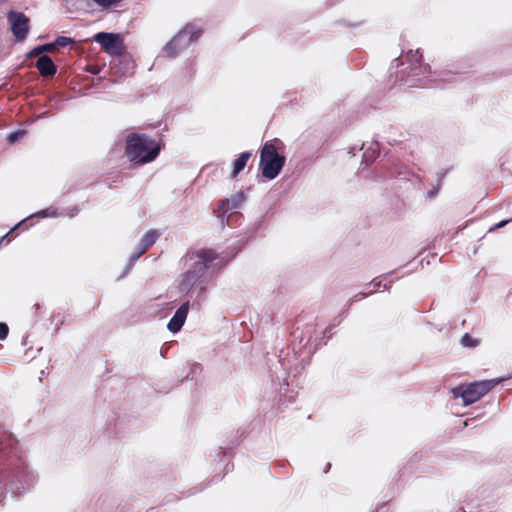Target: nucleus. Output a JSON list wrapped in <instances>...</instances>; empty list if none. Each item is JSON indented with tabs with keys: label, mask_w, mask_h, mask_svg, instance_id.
<instances>
[{
	"label": "nucleus",
	"mask_w": 512,
	"mask_h": 512,
	"mask_svg": "<svg viewBox=\"0 0 512 512\" xmlns=\"http://www.w3.org/2000/svg\"><path fill=\"white\" fill-rule=\"evenodd\" d=\"M218 258V253L213 249L202 248L187 252L183 259L188 270L182 275L180 290L186 294L190 293L201 283L207 269L211 268Z\"/></svg>",
	"instance_id": "f257e3e1"
},
{
	"label": "nucleus",
	"mask_w": 512,
	"mask_h": 512,
	"mask_svg": "<svg viewBox=\"0 0 512 512\" xmlns=\"http://www.w3.org/2000/svg\"><path fill=\"white\" fill-rule=\"evenodd\" d=\"M161 151L160 143L146 134L131 133L126 138L125 154L135 165L154 161Z\"/></svg>",
	"instance_id": "f03ea898"
},
{
	"label": "nucleus",
	"mask_w": 512,
	"mask_h": 512,
	"mask_svg": "<svg viewBox=\"0 0 512 512\" xmlns=\"http://www.w3.org/2000/svg\"><path fill=\"white\" fill-rule=\"evenodd\" d=\"M277 144H282L279 140L267 141L260 152V168L262 175L267 179L276 178L283 166L286 158L278 152Z\"/></svg>",
	"instance_id": "7ed1b4c3"
},
{
	"label": "nucleus",
	"mask_w": 512,
	"mask_h": 512,
	"mask_svg": "<svg viewBox=\"0 0 512 512\" xmlns=\"http://www.w3.org/2000/svg\"><path fill=\"white\" fill-rule=\"evenodd\" d=\"M500 381L491 379L461 384L451 389L453 398H462L464 405H470L489 393Z\"/></svg>",
	"instance_id": "20e7f679"
},
{
	"label": "nucleus",
	"mask_w": 512,
	"mask_h": 512,
	"mask_svg": "<svg viewBox=\"0 0 512 512\" xmlns=\"http://www.w3.org/2000/svg\"><path fill=\"white\" fill-rule=\"evenodd\" d=\"M10 29L18 42L24 41L30 30V19L23 13L11 10L7 13Z\"/></svg>",
	"instance_id": "39448f33"
},
{
	"label": "nucleus",
	"mask_w": 512,
	"mask_h": 512,
	"mask_svg": "<svg viewBox=\"0 0 512 512\" xmlns=\"http://www.w3.org/2000/svg\"><path fill=\"white\" fill-rule=\"evenodd\" d=\"M93 40L110 55L120 56L124 52V44L121 36L115 33L99 32Z\"/></svg>",
	"instance_id": "423d86ee"
},
{
	"label": "nucleus",
	"mask_w": 512,
	"mask_h": 512,
	"mask_svg": "<svg viewBox=\"0 0 512 512\" xmlns=\"http://www.w3.org/2000/svg\"><path fill=\"white\" fill-rule=\"evenodd\" d=\"M189 311V302H184L175 312L173 317L170 319L167 327L168 329L176 333L178 332L185 323Z\"/></svg>",
	"instance_id": "0eeeda50"
},
{
	"label": "nucleus",
	"mask_w": 512,
	"mask_h": 512,
	"mask_svg": "<svg viewBox=\"0 0 512 512\" xmlns=\"http://www.w3.org/2000/svg\"><path fill=\"white\" fill-rule=\"evenodd\" d=\"M35 67L40 75L45 78L53 77L57 72V66L54 64L51 57L47 55L40 56L36 61Z\"/></svg>",
	"instance_id": "6e6552de"
},
{
	"label": "nucleus",
	"mask_w": 512,
	"mask_h": 512,
	"mask_svg": "<svg viewBox=\"0 0 512 512\" xmlns=\"http://www.w3.org/2000/svg\"><path fill=\"white\" fill-rule=\"evenodd\" d=\"M180 34L184 38V42L180 45V48H186L192 42L196 41L202 34V29L194 24H187L181 29Z\"/></svg>",
	"instance_id": "1a4fd4ad"
},
{
	"label": "nucleus",
	"mask_w": 512,
	"mask_h": 512,
	"mask_svg": "<svg viewBox=\"0 0 512 512\" xmlns=\"http://www.w3.org/2000/svg\"><path fill=\"white\" fill-rule=\"evenodd\" d=\"M160 236V233L155 230H149L141 239L138 248L137 253L134 256L135 259H138L142 254H144L152 245L155 244V242L158 240Z\"/></svg>",
	"instance_id": "9d476101"
},
{
	"label": "nucleus",
	"mask_w": 512,
	"mask_h": 512,
	"mask_svg": "<svg viewBox=\"0 0 512 512\" xmlns=\"http://www.w3.org/2000/svg\"><path fill=\"white\" fill-rule=\"evenodd\" d=\"M184 42V38L178 32L164 47V52L169 57H176L185 48H180V45Z\"/></svg>",
	"instance_id": "9b49d317"
},
{
	"label": "nucleus",
	"mask_w": 512,
	"mask_h": 512,
	"mask_svg": "<svg viewBox=\"0 0 512 512\" xmlns=\"http://www.w3.org/2000/svg\"><path fill=\"white\" fill-rule=\"evenodd\" d=\"M251 155L252 154L250 152H243L238 156L233 164L231 178H235L245 168Z\"/></svg>",
	"instance_id": "f8f14e48"
},
{
	"label": "nucleus",
	"mask_w": 512,
	"mask_h": 512,
	"mask_svg": "<svg viewBox=\"0 0 512 512\" xmlns=\"http://www.w3.org/2000/svg\"><path fill=\"white\" fill-rule=\"evenodd\" d=\"M54 51H55V45H53V43H46V44L38 45V46L34 47L32 50H30L27 53V57L28 58H34L37 56L40 57V56H42L41 54H43V53H51Z\"/></svg>",
	"instance_id": "ddd939ff"
},
{
	"label": "nucleus",
	"mask_w": 512,
	"mask_h": 512,
	"mask_svg": "<svg viewBox=\"0 0 512 512\" xmlns=\"http://www.w3.org/2000/svg\"><path fill=\"white\" fill-rule=\"evenodd\" d=\"M405 60L407 62H410L412 65L413 64H417V63H420L421 60H422V54L419 52V50H410L406 55H405Z\"/></svg>",
	"instance_id": "4468645a"
},
{
	"label": "nucleus",
	"mask_w": 512,
	"mask_h": 512,
	"mask_svg": "<svg viewBox=\"0 0 512 512\" xmlns=\"http://www.w3.org/2000/svg\"><path fill=\"white\" fill-rule=\"evenodd\" d=\"M74 43H75V40L70 37L58 36L56 38L55 42H53V45H55V50H56L57 48L66 47V46L74 44Z\"/></svg>",
	"instance_id": "2eb2a0df"
},
{
	"label": "nucleus",
	"mask_w": 512,
	"mask_h": 512,
	"mask_svg": "<svg viewBox=\"0 0 512 512\" xmlns=\"http://www.w3.org/2000/svg\"><path fill=\"white\" fill-rule=\"evenodd\" d=\"M462 346L467 348H473L476 347L479 343V341L475 338H473L470 334L466 333L462 336L460 340Z\"/></svg>",
	"instance_id": "dca6fc26"
},
{
	"label": "nucleus",
	"mask_w": 512,
	"mask_h": 512,
	"mask_svg": "<svg viewBox=\"0 0 512 512\" xmlns=\"http://www.w3.org/2000/svg\"><path fill=\"white\" fill-rule=\"evenodd\" d=\"M95 2L98 6L103 8H108L113 5L119 4L122 0H92Z\"/></svg>",
	"instance_id": "f3484780"
},
{
	"label": "nucleus",
	"mask_w": 512,
	"mask_h": 512,
	"mask_svg": "<svg viewBox=\"0 0 512 512\" xmlns=\"http://www.w3.org/2000/svg\"><path fill=\"white\" fill-rule=\"evenodd\" d=\"M230 204V200L229 199H226V200H221L219 201L218 205H217V211H225L226 210V206H227V209H230V208H235L236 205L233 204L232 206L229 205Z\"/></svg>",
	"instance_id": "a211bd4d"
},
{
	"label": "nucleus",
	"mask_w": 512,
	"mask_h": 512,
	"mask_svg": "<svg viewBox=\"0 0 512 512\" xmlns=\"http://www.w3.org/2000/svg\"><path fill=\"white\" fill-rule=\"evenodd\" d=\"M8 332H9V328H8L7 324L0 323V340H4L7 337Z\"/></svg>",
	"instance_id": "6ab92c4d"
},
{
	"label": "nucleus",
	"mask_w": 512,
	"mask_h": 512,
	"mask_svg": "<svg viewBox=\"0 0 512 512\" xmlns=\"http://www.w3.org/2000/svg\"><path fill=\"white\" fill-rule=\"evenodd\" d=\"M511 220H512V219L503 220V221H501V222L497 223V224L495 225V228H502V227H504L507 223H509Z\"/></svg>",
	"instance_id": "aec40b11"
},
{
	"label": "nucleus",
	"mask_w": 512,
	"mask_h": 512,
	"mask_svg": "<svg viewBox=\"0 0 512 512\" xmlns=\"http://www.w3.org/2000/svg\"><path fill=\"white\" fill-rule=\"evenodd\" d=\"M17 136H18L17 133H12V134H10L8 136V139H9L10 142H13V141H15L17 139Z\"/></svg>",
	"instance_id": "412c9836"
},
{
	"label": "nucleus",
	"mask_w": 512,
	"mask_h": 512,
	"mask_svg": "<svg viewBox=\"0 0 512 512\" xmlns=\"http://www.w3.org/2000/svg\"><path fill=\"white\" fill-rule=\"evenodd\" d=\"M21 225H22V223H18V225L15 228H13L6 236H8L10 233H12L14 230H16Z\"/></svg>",
	"instance_id": "4be33fe9"
}]
</instances>
